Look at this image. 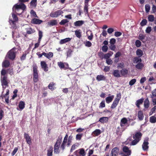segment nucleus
<instances>
[{
  "instance_id": "f257e3e1",
  "label": "nucleus",
  "mask_w": 156,
  "mask_h": 156,
  "mask_svg": "<svg viewBox=\"0 0 156 156\" xmlns=\"http://www.w3.org/2000/svg\"><path fill=\"white\" fill-rule=\"evenodd\" d=\"M7 73V70L2 69L1 71V81L2 85H5L8 87Z\"/></svg>"
},
{
  "instance_id": "f03ea898",
  "label": "nucleus",
  "mask_w": 156,
  "mask_h": 156,
  "mask_svg": "<svg viewBox=\"0 0 156 156\" xmlns=\"http://www.w3.org/2000/svg\"><path fill=\"white\" fill-rule=\"evenodd\" d=\"M62 136H60L57 140L56 142L54 145V151L55 154H58L60 152L59 147L62 141Z\"/></svg>"
},
{
  "instance_id": "7ed1b4c3",
  "label": "nucleus",
  "mask_w": 156,
  "mask_h": 156,
  "mask_svg": "<svg viewBox=\"0 0 156 156\" xmlns=\"http://www.w3.org/2000/svg\"><path fill=\"white\" fill-rule=\"evenodd\" d=\"M33 80L36 83L38 80V73L37 67L35 64L33 65Z\"/></svg>"
},
{
  "instance_id": "20e7f679",
  "label": "nucleus",
  "mask_w": 156,
  "mask_h": 156,
  "mask_svg": "<svg viewBox=\"0 0 156 156\" xmlns=\"http://www.w3.org/2000/svg\"><path fill=\"white\" fill-rule=\"evenodd\" d=\"M26 8V6L25 5L21 3L19 4H16L13 6L12 8L13 11H16V10H18L19 9H22L23 10H24Z\"/></svg>"
},
{
  "instance_id": "39448f33",
  "label": "nucleus",
  "mask_w": 156,
  "mask_h": 156,
  "mask_svg": "<svg viewBox=\"0 0 156 156\" xmlns=\"http://www.w3.org/2000/svg\"><path fill=\"white\" fill-rule=\"evenodd\" d=\"M16 52L13 49H11L8 52L7 55L9 59L13 60L16 57Z\"/></svg>"
},
{
  "instance_id": "423d86ee",
  "label": "nucleus",
  "mask_w": 156,
  "mask_h": 156,
  "mask_svg": "<svg viewBox=\"0 0 156 156\" xmlns=\"http://www.w3.org/2000/svg\"><path fill=\"white\" fill-rule=\"evenodd\" d=\"M63 13V12L62 11L59 10L55 12H51L50 14V16L53 18L57 17Z\"/></svg>"
},
{
  "instance_id": "0eeeda50",
  "label": "nucleus",
  "mask_w": 156,
  "mask_h": 156,
  "mask_svg": "<svg viewBox=\"0 0 156 156\" xmlns=\"http://www.w3.org/2000/svg\"><path fill=\"white\" fill-rule=\"evenodd\" d=\"M58 66L61 69H69V65L68 63H66V66H65L64 64L62 62H60L57 63Z\"/></svg>"
},
{
  "instance_id": "6e6552de",
  "label": "nucleus",
  "mask_w": 156,
  "mask_h": 156,
  "mask_svg": "<svg viewBox=\"0 0 156 156\" xmlns=\"http://www.w3.org/2000/svg\"><path fill=\"white\" fill-rule=\"evenodd\" d=\"M119 149L118 147H115L113 148L110 154L111 156H117L119 154Z\"/></svg>"
},
{
  "instance_id": "1a4fd4ad",
  "label": "nucleus",
  "mask_w": 156,
  "mask_h": 156,
  "mask_svg": "<svg viewBox=\"0 0 156 156\" xmlns=\"http://www.w3.org/2000/svg\"><path fill=\"white\" fill-rule=\"evenodd\" d=\"M24 138L26 140L27 144L30 145L32 144V141L30 137L29 136V134L26 133H24Z\"/></svg>"
},
{
  "instance_id": "9d476101",
  "label": "nucleus",
  "mask_w": 156,
  "mask_h": 156,
  "mask_svg": "<svg viewBox=\"0 0 156 156\" xmlns=\"http://www.w3.org/2000/svg\"><path fill=\"white\" fill-rule=\"evenodd\" d=\"M9 89L6 90V93L4 95H2L1 97H2V98H5V101L8 104L9 103Z\"/></svg>"
},
{
  "instance_id": "9b49d317",
  "label": "nucleus",
  "mask_w": 156,
  "mask_h": 156,
  "mask_svg": "<svg viewBox=\"0 0 156 156\" xmlns=\"http://www.w3.org/2000/svg\"><path fill=\"white\" fill-rule=\"evenodd\" d=\"M41 68L43 69L44 71L47 72L48 69V68L47 64L44 61H42L41 62Z\"/></svg>"
},
{
  "instance_id": "f8f14e48",
  "label": "nucleus",
  "mask_w": 156,
  "mask_h": 156,
  "mask_svg": "<svg viewBox=\"0 0 156 156\" xmlns=\"http://www.w3.org/2000/svg\"><path fill=\"white\" fill-rule=\"evenodd\" d=\"M148 144L149 142H148V140H144L142 145V148L144 151H146L149 148Z\"/></svg>"
},
{
  "instance_id": "ddd939ff",
  "label": "nucleus",
  "mask_w": 156,
  "mask_h": 156,
  "mask_svg": "<svg viewBox=\"0 0 156 156\" xmlns=\"http://www.w3.org/2000/svg\"><path fill=\"white\" fill-rule=\"evenodd\" d=\"M142 135V134L140 132H137L135 133V135H133V138L139 139L140 141Z\"/></svg>"
},
{
  "instance_id": "4468645a",
  "label": "nucleus",
  "mask_w": 156,
  "mask_h": 156,
  "mask_svg": "<svg viewBox=\"0 0 156 156\" xmlns=\"http://www.w3.org/2000/svg\"><path fill=\"white\" fill-rule=\"evenodd\" d=\"M42 22V20L35 18L33 19L31 21V23L36 24H40Z\"/></svg>"
},
{
  "instance_id": "2eb2a0df",
  "label": "nucleus",
  "mask_w": 156,
  "mask_h": 156,
  "mask_svg": "<svg viewBox=\"0 0 156 156\" xmlns=\"http://www.w3.org/2000/svg\"><path fill=\"white\" fill-rule=\"evenodd\" d=\"M57 24L58 21L56 20H52L48 23V25L50 27L56 25Z\"/></svg>"
},
{
  "instance_id": "dca6fc26",
  "label": "nucleus",
  "mask_w": 156,
  "mask_h": 156,
  "mask_svg": "<svg viewBox=\"0 0 156 156\" xmlns=\"http://www.w3.org/2000/svg\"><path fill=\"white\" fill-rule=\"evenodd\" d=\"M128 120L126 118H122L120 121V125L121 127L125 126V124L127 123Z\"/></svg>"
},
{
  "instance_id": "f3484780",
  "label": "nucleus",
  "mask_w": 156,
  "mask_h": 156,
  "mask_svg": "<svg viewBox=\"0 0 156 156\" xmlns=\"http://www.w3.org/2000/svg\"><path fill=\"white\" fill-rule=\"evenodd\" d=\"M142 60L140 58L136 56L134 57L133 59V62L134 64H137L139 62H141Z\"/></svg>"
},
{
  "instance_id": "a211bd4d",
  "label": "nucleus",
  "mask_w": 156,
  "mask_h": 156,
  "mask_svg": "<svg viewBox=\"0 0 156 156\" xmlns=\"http://www.w3.org/2000/svg\"><path fill=\"white\" fill-rule=\"evenodd\" d=\"M122 151L123 152L126 154L129 155H130L131 154V151L129 150V148L126 146H124L122 148Z\"/></svg>"
},
{
  "instance_id": "6ab92c4d",
  "label": "nucleus",
  "mask_w": 156,
  "mask_h": 156,
  "mask_svg": "<svg viewBox=\"0 0 156 156\" xmlns=\"http://www.w3.org/2000/svg\"><path fill=\"white\" fill-rule=\"evenodd\" d=\"M96 79L98 81H105L106 79V77L103 75H98L96 77Z\"/></svg>"
},
{
  "instance_id": "aec40b11",
  "label": "nucleus",
  "mask_w": 156,
  "mask_h": 156,
  "mask_svg": "<svg viewBox=\"0 0 156 156\" xmlns=\"http://www.w3.org/2000/svg\"><path fill=\"white\" fill-rule=\"evenodd\" d=\"M75 34L76 36L79 39H80L82 36V32L80 30H78L75 31Z\"/></svg>"
},
{
  "instance_id": "412c9836",
  "label": "nucleus",
  "mask_w": 156,
  "mask_h": 156,
  "mask_svg": "<svg viewBox=\"0 0 156 156\" xmlns=\"http://www.w3.org/2000/svg\"><path fill=\"white\" fill-rule=\"evenodd\" d=\"M44 55L48 59L52 58L53 56V54L52 52H49L48 53H46L43 52Z\"/></svg>"
},
{
  "instance_id": "4be33fe9",
  "label": "nucleus",
  "mask_w": 156,
  "mask_h": 156,
  "mask_svg": "<svg viewBox=\"0 0 156 156\" xmlns=\"http://www.w3.org/2000/svg\"><path fill=\"white\" fill-rule=\"evenodd\" d=\"M124 130V129H123L122 128H121L119 126L116 129L115 133L117 135H121Z\"/></svg>"
},
{
  "instance_id": "5701e85b",
  "label": "nucleus",
  "mask_w": 156,
  "mask_h": 156,
  "mask_svg": "<svg viewBox=\"0 0 156 156\" xmlns=\"http://www.w3.org/2000/svg\"><path fill=\"white\" fill-rule=\"evenodd\" d=\"M9 61L8 60H5L2 63V66L3 67L8 68L10 66Z\"/></svg>"
},
{
  "instance_id": "b1692460",
  "label": "nucleus",
  "mask_w": 156,
  "mask_h": 156,
  "mask_svg": "<svg viewBox=\"0 0 156 156\" xmlns=\"http://www.w3.org/2000/svg\"><path fill=\"white\" fill-rule=\"evenodd\" d=\"M144 106L146 109L148 108L150 106V102L148 98H146L144 101Z\"/></svg>"
},
{
  "instance_id": "393cba45",
  "label": "nucleus",
  "mask_w": 156,
  "mask_h": 156,
  "mask_svg": "<svg viewBox=\"0 0 156 156\" xmlns=\"http://www.w3.org/2000/svg\"><path fill=\"white\" fill-rule=\"evenodd\" d=\"M144 66V64L141 62L138 63L135 65L136 68L138 70H142Z\"/></svg>"
},
{
  "instance_id": "a878e982",
  "label": "nucleus",
  "mask_w": 156,
  "mask_h": 156,
  "mask_svg": "<svg viewBox=\"0 0 156 156\" xmlns=\"http://www.w3.org/2000/svg\"><path fill=\"white\" fill-rule=\"evenodd\" d=\"M53 151V147L52 146H50L49 149L47 150V156H52Z\"/></svg>"
},
{
  "instance_id": "bb28decb",
  "label": "nucleus",
  "mask_w": 156,
  "mask_h": 156,
  "mask_svg": "<svg viewBox=\"0 0 156 156\" xmlns=\"http://www.w3.org/2000/svg\"><path fill=\"white\" fill-rule=\"evenodd\" d=\"M108 120V117H102L100 118L99 121L100 122L104 123H107Z\"/></svg>"
},
{
  "instance_id": "cd10ccee",
  "label": "nucleus",
  "mask_w": 156,
  "mask_h": 156,
  "mask_svg": "<svg viewBox=\"0 0 156 156\" xmlns=\"http://www.w3.org/2000/svg\"><path fill=\"white\" fill-rule=\"evenodd\" d=\"M119 100L118 99V100H114L111 107V108H114L117 106L119 102Z\"/></svg>"
},
{
  "instance_id": "c85d7f7f",
  "label": "nucleus",
  "mask_w": 156,
  "mask_h": 156,
  "mask_svg": "<svg viewBox=\"0 0 156 156\" xmlns=\"http://www.w3.org/2000/svg\"><path fill=\"white\" fill-rule=\"evenodd\" d=\"M114 98V96L113 95L107 97L105 98L106 102L108 104L109 103L112 101Z\"/></svg>"
},
{
  "instance_id": "c756f323",
  "label": "nucleus",
  "mask_w": 156,
  "mask_h": 156,
  "mask_svg": "<svg viewBox=\"0 0 156 156\" xmlns=\"http://www.w3.org/2000/svg\"><path fill=\"white\" fill-rule=\"evenodd\" d=\"M72 38H66L64 39H62L61 40V41H60V44H63L65 43H67L69 41H70Z\"/></svg>"
},
{
  "instance_id": "7c9ffc66",
  "label": "nucleus",
  "mask_w": 156,
  "mask_h": 156,
  "mask_svg": "<svg viewBox=\"0 0 156 156\" xmlns=\"http://www.w3.org/2000/svg\"><path fill=\"white\" fill-rule=\"evenodd\" d=\"M138 116L139 120L141 121L143 119L144 116L143 112L141 110L139 111L138 113Z\"/></svg>"
},
{
  "instance_id": "2f4dec72",
  "label": "nucleus",
  "mask_w": 156,
  "mask_h": 156,
  "mask_svg": "<svg viewBox=\"0 0 156 156\" xmlns=\"http://www.w3.org/2000/svg\"><path fill=\"white\" fill-rule=\"evenodd\" d=\"M144 99L143 98H141L137 100L136 103V105L138 108H140V105L143 103L144 101Z\"/></svg>"
},
{
  "instance_id": "473e14b6",
  "label": "nucleus",
  "mask_w": 156,
  "mask_h": 156,
  "mask_svg": "<svg viewBox=\"0 0 156 156\" xmlns=\"http://www.w3.org/2000/svg\"><path fill=\"white\" fill-rule=\"evenodd\" d=\"M12 15L13 19V20H10V21H11L12 23H15L16 22L18 21V18L16 14L14 13H12Z\"/></svg>"
},
{
  "instance_id": "72a5a7b5",
  "label": "nucleus",
  "mask_w": 156,
  "mask_h": 156,
  "mask_svg": "<svg viewBox=\"0 0 156 156\" xmlns=\"http://www.w3.org/2000/svg\"><path fill=\"white\" fill-rule=\"evenodd\" d=\"M84 23V21L83 20H79L76 21L74 23V25L76 27L80 26Z\"/></svg>"
},
{
  "instance_id": "f704fd0d",
  "label": "nucleus",
  "mask_w": 156,
  "mask_h": 156,
  "mask_svg": "<svg viewBox=\"0 0 156 156\" xmlns=\"http://www.w3.org/2000/svg\"><path fill=\"white\" fill-rule=\"evenodd\" d=\"M55 85V83H54L53 82H51L48 86V88L51 90H53L56 88V87H54Z\"/></svg>"
},
{
  "instance_id": "c9c22d12",
  "label": "nucleus",
  "mask_w": 156,
  "mask_h": 156,
  "mask_svg": "<svg viewBox=\"0 0 156 156\" xmlns=\"http://www.w3.org/2000/svg\"><path fill=\"white\" fill-rule=\"evenodd\" d=\"M113 74L114 76L116 77H120L119 71L118 70H114L113 73Z\"/></svg>"
},
{
  "instance_id": "e433bc0d",
  "label": "nucleus",
  "mask_w": 156,
  "mask_h": 156,
  "mask_svg": "<svg viewBox=\"0 0 156 156\" xmlns=\"http://www.w3.org/2000/svg\"><path fill=\"white\" fill-rule=\"evenodd\" d=\"M136 54L139 57H140L143 55V51L140 49H138L136 51Z\"/></svg>"
},
{
  "instance_id": "4c0bfd02",
  "label": "nucleus",
  "mask_w": 156,
  "mask_h": 156,
  "mask_svg": "<svg viewBox=\"0 0 156 156\" xmlns=\"http://www.w3.org/2000/svg\"><path fill=\"white\" fill-rule=\"evenodd\" d=\"M35 32V30L34 29H33L30 27L28 28L26 31V33L27 34H30Z\"/></svg>"
},
{
  "instance_id": "58836bf2",
  "label": "nucleus",
  "mask_w": 156,
  "mask_h": 156,
  "mask_svg": "<svg viewBox=\"0 0 156 156\" xmlns=\"http://www.w3.org/2000/svg\"><path fill=\"white\" fill-rule=\"evenodd\" d=\"M84 11L86 14L88 15V4L85 3L84 7Z\"/></svg>"
},
{
  "instance_id": "ea45409f",
  "label": "nucleus",
  "mask_w": 156,
  "mask_h": 156,
  "mask_svg": "<svg viewBox=\"0 0 156 156\" xmlns=\"http://www.w3.org/2000/svg\"><path fill=\"white\" fill-rule=\"evenodd\" d=\"M93 133L95 136H97L99 135L101 133V131L99 129H96L93 132Z\"/></svg>"
},
{
  "instance_id": "a19ab883",
  "label": "nucleus",
  "mask_w": 156,
  "mask_h": 156,
  "mask_svg": "<svg viewBox=\"0 0 156 156\" xmlns=\"http://www.w3.org/2000/svg\"><path fill=\"white\" fill-rule=\"evenodd\" d=\"M147 19L148 21L153 22L154 20V17L152 15H150L148 16Z\"/></svg>"
},
{
  "instance_id": "79ce46f5",
  "label": "nucleus",
  "mask_w": 156,
  "mask_h": 156,
  "mask_svg": "<svg viewBox=\"0 0 156 156\" xmlns=\"http://www.w3.org/2000/svg\"><path fill=\"white\" fill-rule=\"evenodd\" d=\"M128 70L126 69H122L120 71V72L122 75L124 76L128 74Z\"/></svg>"
},
{
  "instance_id": "37998d69",
  "label": "nucleus",
  "mask_w": 156,
  "mask_h": 156,
  "mask_svg": "<svg viewBox=\"0 0 156 156\" xmlns=\"http://www.w3.org/2000/svg\"><path fill=\"white\" fill-rule=\"evenodd\" d=\"M19 107L20 109H23L25 107V103L23 101H20L19 103Z\"/></svg>"
},
{
  "instance_id": "c03bdc74",
  "label": "nucleus",
  "mask_w": 156,
  "mask_h": 156,
  "mask_svg": "<svg viewBox=\"0 0 156 156\" xmlns=\"http://www.w3.org/2000/svg\"><path fill=\"white\" fill-rule=\"evenodd\" d=\"M113 54L112 52H110V53H108L104 55V58L107 59H109V57L111 56ZM103 57H102V58H103Z\"/></svg>"
},
{
  "instance_id": "a18cd8bd",
  "label": "nucleus",
  "mask_w": 156,
  "mask_h": 156,
  "mask_svg": "<svg viewBox=\"0 0 156 156\" xmlns=\"http://www.w3.org/2000/svg\"><path fill=\"white\" fill-rule=\"evenodd\" d=\"M150 121L151 123H154L156 122V117L153 116L150 118Z\"/></svg>"
},
{
  "instance_id": "49530a36",
  "label": "nucleus",
  "mask_w": 156,
  "mask_h": 156,
  "mask_svg": "<svg viewBox=\"0 0 156 156\" xmlns=\"http://www.w3.org/2000/svg\"><path fill=\"white\" fill-rule=\"evenodd\" d=\"M79 153L80 155L82 156H84L86 154V153L85 152L84 149L83 148H81L79 149Z\"/></svg>"
},
{
  "instance_id": "de8ad7c7",
  "label": "nucleus",
  "mask_w": 156,
  "mask_h": 156,
  "mask_svg": "<svg viewBox=\"0 0 156 156\" xmlns=\"http://www.w3.org/2000/svg\"><path fill=\"white\" fill-rule=\"evenodd\" d=\"M37 0H32L30 2V6L35 7L37 5Z\"/></svg>"
},
{
  "instance_id": "09e8293b",
  "label": "nucleus",
  "mask_w": 156,
  "mask_h": 156,
  "mask_svg": "<svg viewBox=\"0 0 156 156\" xmlns=\"http://www.w3.org/2000/svg\"><path fill=\"white\" fill-rule=\"evenodd\" d=\"M145 34H140L138 37V39L143 41V40L145 39Z\"/></svg>"
},
{
  "instance_id": "8fccbe9b",
  "label": "nucleus",
  "mask_w": 156,
  "mask_h": 156,
  "mask_svg": "<svg viewBox=\"0 0 156 156\" xmlns=\"http://www.w3.org/2000/svg\"><path fill=\"white\" fill-rule=\"evenodd\" d=\"M38 35L39 37L38 41L39 42H40L41 40V39L43 37V32H42V31H41L40 30H39Z\"/></svg>"
},
{
  "instance_id": "3c124183",
  "label": "nucleus",
  "mask_w": 156,
  "mask_h": 156,
  "mask_svg": "<svg viewBox=\"0 0 156 156\" xmlns=\"http://www.w3.org/2000/svg\"><path fill=\"white\" fill-rule=\"evenodd\" d=\"M147 21L145 19H143L141 23H140V25L141 27H143L146 25L147 23Z\"/></svg>"
},
{
  "instance_id": "603ef678",
  "label": "nucleus",
  "mask_w": 156,
  "mask_h": 156,
  "mask_svg": "<svg viewBox=\"0 0 156 156\" xmlns=\"http://www.w3.org/2000/svg\"><path fill=\"white\" fill-rule=\"evenodd\" d=\"M68 21L67 19H64L62 20L61 21L59 22V23L61 25H64L66 23L68 22Z\"/></svg>"
},
{
  "instance_id": "864d4df0",
  "label": "nucleus",
  "mask_w": 156,
  "mask_h": 156,
  "mask_svg": "<svg viewBox=\"0 0 156 156\" xmlns=\"http://www.w3.org/2000/svg\"><path fill=\"white\" fill-rule=\"evenodd\" d=\"M145 11L146 13L149 12L150 9V6L149 5L146 4L145 6Z\"/></svg>"
},
{
  "instance_id": "5fc2aeb1",
  "label": "nucleus",
  "mask_w": 156,
  "mask_h": 156,
  "mask_svg": "<svg viewBox=\"0 0 156 156\" xmlns=\"http://www.w3.org/2000/svg\"><path fill=\"white\" fill-rule=\"evenodd\" d=\"M134 140L131 142V145H136L139 141V140L134 139Z\"/></svg>"
},
{
  "instance_id": "6e6d98bb",
  "label": "nucleus",
  "mask_w": 156,
  "mask_h": 156,
  "mask_svg": "<svg viewBox=\"0 0 156 156\" xmlns=\"http://www.w3.org/2000/svg\"><path fill=\"white\" fill-rule=\"evenodd\" d=\"M135 45L137 47H140L141 45V42L139 40H136L135 41Z\"/></svg>"
},
{
  "instance_id": "4d7b16f0",
  "label": "nucleus",
  "mask_w": 156,
  "mask_h": 156,
  "mask_svg": "<svg viewBox=\"0 0 156 156\" xmlns=\"http://www.w3.org/2000/svg\"><path fill=\"white\" fill-rule=\"evenodd\" d=\"M151 97L153 98L156 97V88L152 92V94L151 95Z\"/></svg>"
},
{
  "instance_id": "13d9d810",
  "label": "nucleus",
  "mask_w": 156,
  "mask_h": 156,
  "mask_svg": "<svg viewBox=\"0 0 156 156\" xmlns=\"http://www.w3.org/2000/svg\"><path fill=\"white\" fill-rule=\"evenodd\" d=\"M30 14L31 16H33L34 17H38L36 13L33 10H31L30 11Z\"/></svg>"
},
{
  "instance_id": "bf43d9fd",
  "label": "nucleus",
  "mask_w": 156,
  "mask_h": 156,
  "mask_svg": "<svg viewBox=\"0 0 156 156\" xmlns=\"http://www.w3.org/2000/svg\"><path fill=\"white\" fill-rule=\"evenodd\" d=\"M136 82V80L135 79H133L131 80L129 83V84L130 86L133 85Z\"/></svg>"
},
{
  "instance_id": "052dcab7",
  "label": "nucleus",
  "mask_w": 156,
  "mask_h": 156,
  "mask_svg": "<svg viewBox=\"0 0 156 156\" xmlns=\"http://www.w3.org/2000/svg\"><path fill=\"white\" fill-rule=\"evenodd\" d=\"M105 101L104 100H103L100 103L99 107L104 108L105 107Z\"/></svg>"
},
{
  "instance_id": "680f3d73",
  "label": "nucleus",
  "mask_w": 156,
  "mask_h": 156,
  "mask_svg": "<svg viewBox=\"0 0 156 156\" xmlns=\"http://www.w3.org/2000/svg\"><path fill=\"white\" fill-rule=\"evenodd\" d=\"M106 63L108 65H112L113 63V61L111 59H107Z\"/></svg>"
},
{
  "instance_id": "e2e57ef3",
  "label": "nucleus",
  "mask_w": 156,
  "mask_h": 156,
  "mask_svg": "<svg viewBox=\"0 0 156 156\" xmlns=\"http://www.w3.org/2000/svg\"><path fill=\"white\" fill-rule=\"evenodd\" d=\"M151 31V27H147L145 30V32L147 33L150 34Z\"/></svg>"
},
{
  "instance_id": "0e129e2a",
  "label": "nucleus",
  "mask_w": 156,
  "mask_h": 156,
  "mask_svg": "<svg viewBox=\"0 0 156 156\" xmlns=\"http://www.w3.org/2000/svg\"><path fill=\"white\" fill-rule=\"evenodd\" d=\"M102 49L103 52H105L108 50V47L107 46L104 45L102 48Z\"/></svg>"
},
{
  "instance_id": "69168bd1",
  "label": "nucleus",
  "mask_w": 156,
  "mask_h": 156,
  "mask_svg": "<svg viewBox=\"0 0 156 156\" xmlns=\"http://www.w3.org/2000/svg\"><path fill=\"white\" fill-rule=\"evenodd\" d=\"M111 44H114L116 43V40L114 38H111L109 42Z\"/></svg>"
},
{
  "instance_id": "338daca9",
  "label": "nucleus",
  "mask_w": 156,
  "mask_h": 156,
  "mask_svg": "<svg viewBox=\"0 0 156 156\" xmlns=\"http://www.w3.org/2000/svg\"><path fill=\"white\" fill-rule=\"evenodd\" d=\"M85 46L87 47H90L92 45V43L90 41H87L85 43Z\"/></svg>"
},
{
  "instance_id": "774afa93",
  "label": "nucleus",
  "mask_w": 156,
  "mask_h": 156,
  "mask_svg": "<svg viewBox=\"0 0 156 156\" xmlns=\"http://www.w3.org/2000/svg\"><path fill=\"white\" fill-rule=\"evenodd\" d=\"M122 34V33L121 32L117 31L115 33L114 35L116 37H118L121 36Z\"/></svg>"
}]
</instances>
